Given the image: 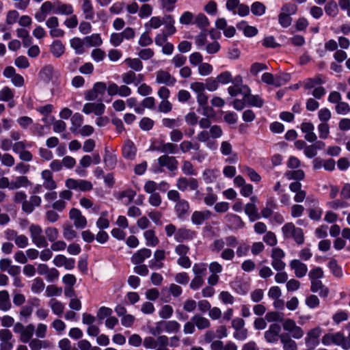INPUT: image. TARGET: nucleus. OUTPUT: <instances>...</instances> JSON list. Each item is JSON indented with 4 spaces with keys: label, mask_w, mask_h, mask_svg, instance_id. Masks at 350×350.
<instances>
[{
    "label": "nucleus",
    "mask_w": 350,
    "mask_h": 350,
    "mask_svg": "<svg viewBox=\"0 0 350 350\" xmlns=\"http://www.w3.org/2000/svg\"><path fill=\"white\" fill-rule=\"evenodd\" d=\"M238 245L236 237L230 235L214 240L210 247L214 252H221V258L225 260H232L235 256L233 248Z\"/></svg>",
    "instance_id": "nucleus-1"
},
{
    "label": "nucleus",
    "mask_w": 350,
    "mask_h": 350,
    "mask_svg": "<svg viewBox=\"0 0 350 350\" xmlns=\"http://www.w3.org/2000/svg\"><path fill=\"white\" fill-rule=\"evenodd\" d=\"M223 131L220 126L213 125L209 130H202L197 135V139L206 144L207 148L210 150H216L217 143L211 139H217L221 137Z\"/></svg>",
    "instance_id": "nucleus-2"
},
{
    "label": "nucleus",
    "mask_w": 350,
    "mask_h": 350,
    "mask_svg": "<svg viewBox=\"0 0 350 350\" xmlns=\"http://www.w3.org/2000/svg\"><path fill=\"white\" fill-rule=\"evenodd\" d=\"M321 342L325 346L336 345L343 349H350V341L341 332L326 334L323 336Z\"/></svg>",
    "instance_id": "nucleus-3"
},
{
    "label": "nucleus",
    "mask_w": 350,
    "mask_h": 350,
    "mask_svg": "<svg viewBox=\"0 0 350 350\" xmlns=\"http://www.w3.org/2000/svg\"><path fill=\"white\" fill-rule=\"evenodd\" d=\"M169 338L165 335L159 336L157 338L146 336L143 340V345L146 349L168 350Z\"/></svg>",
    "instance_id": "nucleus-4"
},
{
    "label": "nucleus",
    "mask_w": 350,
    "mask_h": 350,
    "mask_svg": "<svg viewBox=\"0 0 350 350\" xmlns=\"http://www.w3.org/2000/svg\"><path fill=\"white\" fill-rule=\"evenodd\" d=\"M29 231L31 241L36 247L39 248L47 247V239L43 234V230L40 225L31 224Z\"/></svg>",
    "instance_id": "nucleus-5"
},
{
    "label": "nucleus",
    "mask_w": 350,
    "mask_h": 350,
    "mask_svg": "<svg viewBox=\"0 0 350 350\" xmlns=\"http://www.w3.org/2000/svg\"><path fill=\"white\" fill-rule=\"evenodd\" d=\"M190 89L196 93V100L199 106L204 108L208 104V97L205 93V85L202 82H193L189 85Z\"/></svg>",
    "instance_id": "nucleus-6"
},
{
    "label": "nucleus",
    "mask_w": 350,
    "mask_h": 350,
    "mask_svg": "<svg viewBox=\"0 0 350 350\" xmlns=\"http://www.w3.org/2000/svg\"><path fill=\"white\" fill-rule=\"evenodd\" d=\"M65 185L69 189L79 190L81 191H90L93 188L91 182L82 179L68 178L65 182Z\"/></svg>",
    "instance_id": "nucleus-7"
},
{
    "label": "nucleus",
    "mask_w": 350,
    "mask_h": 350,
    "mask_svg": "<svg viewBox=\"0 0 350 350\" xmlns=\"http://www.w3.org/2000/svg\"><path fill=\"white\" fill-rule=\"evenodd\" d=\"M284 256L285 253L282 249L275 247L272 250L271 265L275 270L279 271H282L285 268L286 264L282 260Z\"/></svg>",
    "instance_id": "nucleus-8"
},
{
    "label": "nucleus",
    "mask_w": 350,
    "mask_h": 350,
    "mask_svg": "<svg viewBox=\"0 0 350 350\" xmlns=\"http://www.w3.org/2000/svg\"><path fill=\"white\" fill-rule=\"evenodd\" d=\"M46 26L49 29V35L51 38H62L65 35V31L59 28V20L56 16H51L46 21Z\"/></svg>",
    "instance_id": "nucleus-9"
},
{
    "label": "nucleus",
    "mask_w": 350,
    "mask_h": 350,
    "mask_svg": "<svg viewBox=\"0 0 350 350\" xmlns=\"http://www.w3.org/2000/svg\"><path fill=\"white\" fill-rule=\"evenodd\" d=\"M322 334V329L317 327L310 330L305 338V343L308 348L315 349L319 344V337Z\"/></svg>",
    "instance_id": "nucleus-10"
},
{
    "label": "nucleus",
    "mask_w": 350,
    "mask_h": 350,
    "mask_svg": "<svg viewBox=\"0 0 350 350\" xmlns=\"http://www.w3.org/2000/svg\"><path fill=\"white\" fill-rule=\"evenodd\" d=\"M176 187L181 191L187 190H196L198 187V181L194 178L180 177L176 181Z\"/></svg>",
    "instance_id": "nucleus-11"
},
{
    "label": "nucleus",
    "mask_w": 350,
    "mask_h": 350,
    "mask_svg": "<svg viewBox=\"0 0 350 350\" xmlns=\"http://www.w3.org/2000/svg\"><path fill=\"white\" fill-rule=\"evenodd\" d=\"M197 237V232L191 229L186 227L178 228L177 232L174 237V241L177 243H183L184 241H190Z\"/></svg>",
    "instance_id": "nucleus-12"
},
{
    "label": "nucleus",
    "mask_w": 350,
    "mask_h": 350,
    "mask_svg": "<svg viewBox=\"0 0 350 350\" xmlns=\"http://www.w3.org/2000/svg\"><path fill=\"white\" fill-rule=\"evenodd\" d=\"M69 218L73 221L74 226L77 228L83 229L87 226V219L77 208H72L69 213Z\"/></svg>",
    "instance_id": "nucleus-13"
},
{
    "label": "nucleus",
    "mask_w": 350,
    "mask_h": 350,
    "mask_svg": "<svg viewBox=\"0 0 350 350\" xmlns=\"http://www.w3.org/2000/svg\"><path fill=\"white\" fill-rule=\"evenodd\" d=\"M155 81L158 84L174 86L176 80L169 72L159 70L156 72Z\"/></svg>",
    "instance_id": "nucleus-14"
},
{
    "label": "nucleus",
    "mask_w": 350,
    "mask_h": 350,
    "mask_svg": "<svg viewBox=\"0 0 350 350\" xmlns=\"http://www.w3.org/2000/svg\"><path fill=\"white\" fill-rule=\"evenodd\" d=\"M82 111L85 114L94 113L97 116H102L105 111V105L100 103H88L83 106Z\"/></svg>",
    "instance_id": "nucleus-15"
},
{
    "label": "nucleus",
    "mask_w": 350,
    "mask_h": 350,
    "mask_svg": "<svg viewBox=\"0 0 350 350\" xmlns=\"http://www.w3.org/2000/svg\"><path fill=\"white\" fill-rule=\"evenodd\" d=\"M281 331L280 325L273 323L269 325V329L265 332V338L267 342L275 343L278 342L280 336L279 334Z\"/></svg>",
    "instance_id": "nucleus-16"
},
{
    "label": "nucleus",
    "mask_w": 350,
    "mask_h": 350,
    "mask_svg": "<svg viewBox=\"0 0 350 350\" xmlns=\"http://www.w3.org/2000/svg\"><path fill=\"white\" fill-rule=\"evenodd\" d=\"M152 252L150 249L142 248L137 251L131 257V262L134 265L142 264L146 259L150 257Z\"/></svg>",
    "instance_id": "nucleus-17"
},
{
    "label": "nucleus",
    "mask_w": 350,
    "mask_h": 350,
    "mask_svg": "<svg viewBox=\"0 0 350 350\" xmlns=\"http://www.w3.org/2000/svg\"><path fill=\"white\" fill-rule=\"evenodd\" d=\"M73 12L74 8L71 4L55 0V14L71 15Z\"/></svg>",
    "instance_id": "nucleus-18"
},
{
    "label": "nucleus",
    "mask_w": 350,
    "mask_h": 350,
    "mask_svg": "<svg viewBox=\"0 0 350 350\" xmlns=\"http://www.w3.org/2000/svg\"><path fill=\"white\" fill-rule=\"evenodd\" d=\"M30 185L31 182L25 176H15L10 180V190H16L22 187L27 188Z\"/></svg>",
    "instance_id": "nucleus-19"
},
{
    "label": "nucleus",
    "mask_w": 350,
    "mask_h": 350,
    "mask_svg": "<svg viewBox=\"0 0 350 350\" xmlns=\"http://www.w3.org/2000/svg\"><path fill=\"white\" fill-rule=\"evenodd\" d=\"M211 213L208 210L205 211H196L191 215V222L194 225L200 226L202 225L204 221L208 219L211 217Z\"/></svg>",
    "instance_id": "nucleus-20"
},
{
    "label": "nucleus",
    "mask_w": 350,
    "mask_h": 350,
    "mask_svg": "<svg viewBox=\"0 0 350 350\" xmlns=\"http://www.w3.org/2000/svg\"><path fill=\"white\" fill-rule=\"evenodd\" d=\"M42 202V199L38 196H30L29 200L25 202V204L22 206V209L26 213L30 214L31 213L35 207L39 206Z\"/></svg>",
    "instance_id": "nucleus-21"
},
{
    "label": "nucleus",
    "mask_w": 350,
    "mask_h": 350,
    "mask_svg": "<svg viewBox=\"0 0 350 350\" xmlns=\"http://www.w3.org/2000/svg\"><path fill=\"white\" fill-rule=\"evenodd\" d=\"M42 178L43 179V187L53 191L57 188V183L53 178L52 172L49 170H45L41 173Z\"/></svg>",
    "instance_id": "nucleus-22"
},
{
    "label": "nucleus",
    "mask_w": 350,
    "mask_h": 350,
    "mask_svg": "<svg viewBox=\"0 0 350 350\" xmlns=\"http://www.w3.org/2000/svg\"><path fill=\"white\" fill-rule=\"evenodd\" d=\"M228 92L232 97H236L239 94L245 97L251 92V90L247 85L240 86L232 84L228 88Z\"/></svg>",
    "instance_id": "nucleus-23"
},
{
    "label": "nucleus",
    "mask_w": 350,
    "mask_h": 350,
    "mask_svg": "<svg viewBox=\"0 0 350 350\" xmlns=\"http://www.w3.org/2000/svg\"><path fill=\"white\" fill-rule=\"evenodd\" d=\"M59 75V72L51 65L45 66L40 71L42 78L46 81H53L58 77Z\"/></svg>",
    "instance_id": "nucleus-24"
},
{
    "label": "nucleus",
    "mask_w": 350,
    "mask_h": 350,
    "mask_svg": "<svg viewBox=\"0 0 350 350\" xmlns=\"http://www.w3.org/2000/svg\"><path fill=\"white\" fill-rule=\"evenodd\" d=\"M301 130L305 133V139L309 142H313L317 139V135L314 133V127L311 122H306L301 124Z\"/></svg>",
    "instance_id": "nucleus-25"
},
{
    "label": "nucleus",
    "mask_w": 350,
    "mask_h": 350,
    "mask_svg": "<svg viewBox=\"0 0 350 350\" xmlns=\"http://www.w3.org/2000/svg\"><path fill=\"white\" fill-rule=\"evenodd\" d=\"M290 267L294 270L295 274L297 278H302L307 273L308 267L306 265L299 260H293L290 262Z\"/></svg>",
    "instance_id": "nucleus-26"
},
{
    "label": "nucleus",
    "mask_w": 350,
    "mask_h": 350,
    "mask_svg": "<svg viewBox=\"0 0 350 350\" xmlns=\"http://www.w3.org/2000/svg\"><path fill=\"white\" fill-rule=\"evenodd\" d=\"M175 21L172 16L168 14L163 16V23L164 28L162 30V32L165 33V34L171 36L174 35L176 31V29L174 26Z\"/></svg>",
    "instance_id": "nucleus-27"
},
{
    "label": "nucleus",
    "mask_w": 350,
    "mask_h": 350,
    "mask_svg": "<svg viewBox=\"0 0 350 350\" xmlns=\"http://www.w3.org/2000/svg\"><path fill=\"white\" fill-rule=\"evenodd\" d=\"M158 163L161 167H166L168 170L173 171L177 167V161L174 157L167 155L161 156L158 159Z\"/></svg>",
    "instance_id": "nucleus-28"
},
{
    "label": "nucleus",
    "mask_w": 350,
    "mask_h": 350,
    "mask_svg": "<svg viewBox=\"0 0 350 350\" xmlns=\"http://www.w3.org/2000/svg\"><path fill=\"white\" fill-rule=\"evenodd\" d=\"M152 149L163 153L172 154H177L178 152V145L172 142L163 143L159 146H154Z\"/></svg>",
    "instance_id": "nucleus-29"
},
{
    "label": "nucleus",
    "mask_w": 350,
    "mask_h": 350,
    "mask_svg": "<svg viewBox=\"0 0 350 350\" xmlns=\"http://www.w3.org/2000/svg\"><path fill=\"white\" fill-rule=\"evenodd\" d=\"M136 148L133 142L127 140L122 147L123 157L126 159L133 160L136 155Z\"/></svg>",
    "instance_id": "nucleus-30"
},
{
    "label": "nucleus",
    "mask_w": 350,
    "mask_h": 350,
    "mask_svg": "<svg viewBox=\"0 0 350 350\" xmlns=\"http://www.w3.org/2000/svg\"><path fill=\"white\" fill-rule=\"evenodd\" d=\"M81 8L85 19L93 20L94 18V10L92 1L90 0H82Z\"/></svg>",
    "instance_id": "nucleus-31"
},
{
    "label": "nucleus",
    "mask_w": 350,
    "mask_h": 350,
    "mask_svg": "<svg viewBox=\"0 0 350 350\" xmlns=\"http://www.w3.org/2000/svg\"><path fill=\"white\" fill-rule=\"evenodd\" d=\"M237 27L241 30L246 37H253L258 33V29L254 26L248 25L247 22L242 21L237 23Z\"/></svg>",
    "instance_id": "nucleus-32"
},
{
    "label": "nucleus",
    "mask_w": 350,
    "mask_h": 350,
    "mask_svg": "<svg viewBox=\"0 0 350 350\" xmlns=\"http://www.w3.org/2000/svg\"><path fill=\"white\" fill-rule=\"evenodd\" d=\"M324 83L325 80L323 77L319 75L314 77V78L306 79L304 81V87L306 90H314L315 88L323 84Z\"/></svg>",
    "instance_id": "nucleus-33"
},
{
    "label": "nucleus",
    "mask_w": 350,
    "mask_h": 350,
    "mask_svg": "<svg viewBox=\"0 0 350 350\" xmlns=\"http://www.w3.org/2000/svg\"><path fill=\"white\" fill-rule=\"evenodd\" d=\"M70 44L77 55H82L85 53V44L84 42V38L82 40L80 38L75 37L70 39Z\"/></svg>",
    "instance_id": "nucleus-34"
},
{
    "label": "nucleus",
    "mask_w": 350,
    "mask_h": 350,
    "mask_svg": "<svg viewBox=\"0 0 350 350\" xmlns=\"http://www.w3.org/2000/svg\"><path fill=\"white\" fill-rule=\"evenodd\" d=\"M50 52L55 57H61L65 52V46L62 41L55 40L50 45Z\"/></svg>",
    "instance_id": "nucleus-35"
},
{
    "label": "nucleus",
    "mask_w": 350,
    "mask_h": 350,
    "mask_svg": "<svg viewBox=\"0 0 350 350\" xmlns=\"http://www.w3.org/2000/svg\"><path fill=\"white\" fill-rule=\"evenodd\" d=\"M71 126L70 131L75 134L82 126L83 123V116L79 113H75L70 118Z\"/></svg>",
    "instance_id": "nucleus-36"
},
{
    "label": "nucleus",
    "mask_w": 350,
    "mask_h": 350,
    "mask_svg": "<svg viewBox=\"0 0 350 350\" xmlns=\"http://www.w3.org/2000/svg\"><path fill=\"white\" fill-rule=\"evenodd\" d=\"M189 210V202L184 199L176 203L175 211L178 218L183 219Z\"/></svg>",
    "instance_id": "nucleus-37"
},
{
    "label": "nucleus",
    "mask_w": 350,
    "mask_h": 350,
    "mask_svg": "<svg viewBox=\"0 0 350 350\" xmlns=\"http://www.w3.org/2000/svg\"><path fill=\"white\" fill-rule=\"evenodd\" d=\"M220 172L217 169H206L202 172V178L206 183H213L219 177Z\"/></svg>",
    "instance_id": "nucleus-38"
},
{
    "label": "nucleus",
    "mask_w": 350,
    "mask_h": 350,
    "mask_svg": "<svg viewBox=\"0 0 350 350\" xmlns=\"http://www.w3.org/2000/svg\"><path fill=\"white\" fill-rule=\"evenodd\" d=\"M12 307L10 295L6 290L0 291V310L6 312Z\"/></svg>",
    "instance_id": "nucleus-39"
},
{
    "label": "nucleus",
    "mask_w": 350,
    "mask_h": 350,
    "mask_svg": "<svg viewBox=\"0 0 350 350\" xmlns=\"http://www.w3.org/2000/svg\"><path fill=\"white\" fill-rule=\"evenodd\" d=\"M144 237L146 241V245L149 247H156L159 243V239L156 236L153 230H147L144 232Z\"/></svg>",
    "instance_id": "nucleus-40"
},
{
    "label": "nucleus",
    "mask_w": 350,
    "mask_h": 350,
    "mask_svg": "<svg viewBox=\"0 0 350 350\" xmlns=\"http://www.w3.org/2000/svg\"><path fill=\"white\" fill-rule=\"evenodd\" d=\"M84 42L88 47H98L103 44V40L98 33H93L84 38Z\"/></svg>",
    "instance_id": "nucleus-41"
},
{
    "label": "nucleus",
    "mask_w": 350,
    "mask_h": 350,
    "mask_svg": "<svg viewBox=\"0 0 350 350\" xmlns=\"http://www.w3.org/2000/svg\"><path fill=\"white\" fill-rule=\"evenodd\" d=\"M49 306L53 313L58 317L62 316L65 308V306L62 302L53 298L49 300Z\"/></svg>",
    "instance_id": "nucleus-42"
},
{
    "label": "nucleus",
    "mask_w": 350,
    "mask_h": 350,
    "mask_svg": "<svg viewBox=\"0 0 350 350\" xmlns=\"http://www.w3.org/2000/svg\"><path fill=\"white\" fill-rule=\"evenodd\" d=\"M27 343H29L31 350H41L42 349H47L50 346L49 341L40 340L38 338H32Z\"/></svg>",
    "instance_id": "nucleus-43"
},
{
    "label": "nucleus",
    "mask_w": 350,
    "mask_h": 350,
    "mask_svg": "<svg viewBox=\"0 0 350 350\" xmlns=\"http://www.w3.org/2000/svg\"><path fill=\"white\" fill-rule=\"evenodd\" d=\"M164 332L167 334H176L180 329V324L176 321H163Z\"/></svg>",
    "instance_id": "nucleus-44"
},
{
    "label": "nucleus",
    "mask_w": 350,
    "mask_h": 350,
    "mask_svg": "<svg viewBox=\"0 0 350 350\" xmlns=\"http://www.w3.org/2000/svg\"><path fill=\"white\" fill-rule=\"evenodd\" d=\"M245 213L248 216L250 221H254L260 219L258 209L254 203H247L245 206Z\"/></svg>",
    "instance_id": "nucleus-45"
},
{
    "label": "nucleus",
    "mask_w": 350,
    "mask_h": 350,
    "mask_svg": "<svg viewBox=\"0 0 350 350\" xmlns=\"http://www.w3.org/2000/svg\"><path fill=\"white\" fill-rule=\"evenodd\" d=\"M325 14L329 17L335 18L338 14V5L334 0H329L324 7Z\"/></svg>",
    "instance_id": "nucleus-46"
},
{
    "label": "nucleus",
    "mask_w": 350,
    "mask_h": 350,
    "mask_svg": "<svg viewBox=\"0 0 350 350\" xmlns=\"http://www.w3.org/2000/svg\"><path fill=\"white\" fill-rule=\"evenodd\" d=\"M276 208V204L272 198L267 200L265 206L261 210V215L264 218H269L274 213Z\"/></svg>",
    "instance_id": "nucleus-47"
},
{
    "label": "nucleus",
    "mask_w": 350,
    "mask_h": 350,
    "mask_svg": "<svg viewBox=\"0 0 350 350\" xmlns=\"http://www.w3.org/2000/svg\"><path fill=\"white\" fill-rule=\"evenodd\" d=\"M35 327L33 324H29L25 327L20 334V340L23 343H27L32 339Z\"/></svg>",
    "instance_id": "nucleus-48"
},
{
    "label": "nucleus",
    "mask_w": 350,
    "mask_h": 350,
    "mask_svg": "<svg viewBox=\"0 0 350 350\" xmlns=\"http://www.w3.org/2000/svg\"><path fill=\"white\" fill-rule=\"evenodd\" d=\"M163 23V17L152 16L144 24L146 30L150 31L151 29H159Z\"/></svg>",
    "instance_id": "nucleus-49"
},
{
    "label": "nucleus",
    "mask_w": 350,
    "mask_h": 350,
    "mask_svg": "<svg viewBox=\"0 0 350 350\" xmlns=\"http://www.w3.org/2000/svg\"><path fill=\"white\" fill-rule=\"evenodd\" d=\"M136 196V192L133 189H128L118 193V198L122 200L124 204H129L133 202Z\"/></svg>",
    "instance_id": "nucleus-50"
},
{
    "label": "nucleus",
    "mask_w": 350,
    "mask_h": 350,
    "mask_svg": "<svg viewBox=\"0 0 350 350\" xmlns=\"http://www.w3.org/2000/svg\"><path fill=\"white\" fill-rule=\"evenodd\" d=\"M281 342L283 345L284 350H297V345L295 341L291 339L288 335L282 334L280 336Z\"/></svg>",
    "instance_id": "nucleus-51"
},
{
    "label": "nucleus",
    "mask_w": 350,
    "mask_h": 350,
    "mask_svg": "<svg viewBox=\"0 0 350 350\" xmlns=\"http://www.w3.org/2000/svg\"><path fill=\"white\" fill-rule=\"evenodd\" d=\"M241 172L247 175L252 182L259 183L261 180L260 175L257 173L256 170L249 166L244 165Z\"/></svg>",
    "instance_id": "nucleus-52"
},
{
    "label": "nucleus",
    "mask_w": 350,
    "mask_h": 350,
    "mask_svg": "<svg viewBox=\"0 0 350 350\" xmlns=\"http://www.w3.org/2000/svg\"><path fill=\"white\" fill-rule=\"evenodd\" d=\"M191 321L199 329H204L210 327V321L208 319L200 315H195L191 318Z\"/></svg>",
    "instance_id": "nucleus-53"
},
{
    "label": "nucleus",
    "mask_w": 350,
    "mask_h": 350,
    "mask_svg": "<svg viewBox=\"0 0 350 350\" xmlns=\"http://www.w3.org/2000/svg\"><path fill=\"white\" fill-rule=\"evenodd\" d=\"M261 81L267 85H271L275 87H279L280 85L279 78L278 77H275L270 72L263 73L261 77Z\"/></svg>",
    "instance_id": "nucleus-54"
},
{
    "label": "nucleus",
    "mask_w": 350,
    "mask_h": 350,
    "mask_svg": "<svg viewBox=\"0 0 350 350\" xmlns=\"http://www.w3.org/2000/svg\"><path fill=\"white\" fill-rule=\"evenodd\" d=\"M244 98L247 100V103L249 106L260 108L264 104L263 100L258 95H252L250 93Z\"/></svg>",
    "instance_id": "nucleus-55"
},
{
    "label": "nucleus",
    "mask_w": 350,
    "mask_h": 350,
    "mask_svg": "<svg viewBox=\"0 0 350 350\" xmlns=\"http://www.w3.org/2000/svg\"><path fill=\"white\" fill-rule=\"evenodd\" d=\"M124 62L135 72H140L143 69V64L139 58H126Z\"/></svg>",
    "instance_id": "nucleus-56"
},
{
    "label": "nucleus",
    "mask_w": 350,
    "mask_h": 350,
    "mask_svg": "<svg viewBox=\"0 0 350 350\" xmlns=\"http://www.w3.org/2000/svg\"><path fill=\"white\" fill-rule=\"evenodd\" d=\"M178 148L183 153H187L192 149L198 150L200 145L197 143L193 144L191 142L188 140H184L179 144Z\"/></svg>",
    "instance_id": "nucleus-57"
},
{
    "label": "nucleus",
    "mask_w": 350,
    "mask_h": 350,
    "mask_svg": "<svg viewBox=\"0 0 350 350\" xmlns=\"http://www.w3.org/2000/svg\"><path fill=\"white\" fill-rule=\"evenodd\" d=\"M207 265L204 262L195 263L193 266L192 271L196 276L204 278L206 273Z\"/></svg>",
    "instance_id": "nucleus-58"
},
{
    "label": "nucleus",
    "mask_w": 350,
    "mask_h": 350,
    "mask_svg": "<svg viewBox=\"0 0 350 350\" xmlns=\"http://www.w3.org/2000/svg\"><path fill=\"white\" fill-rule=\"evenodd\" d=\"M45 130L46 127L38 123H33L32 126L30 128L31 133L38 137H43L48 133Z\"/></svg>",
    "instance_id": "nucleus-59"
},
{
    "label": "nucleus",
    "mask_w": 350,
    "mask_h": 350,
    "mask_svg": "<svg viewBox=\"0 0 350 350\" xmlns=\"http://www.w3.org/2000/svg\"><path fill=\"white\" fill-rule=\"evenodd\" d=\"M14 90L10 88L9 87H3L0 90V100L5 102L9 101L14 98Z\"/></svg>",
    "instance_id": "nucleus-60"
},
{
    "label": "nucleus",
    "mask_w": 350,
    "mask_h": 350,
    "mask_svg": "<svg viewBox=\"0 0 350 350\" xmlns=\"http://www.w3.org/2000/svg\"><path fill=\"white\" fill-rule=\"evenodd\" d=\"M266 11L265 5L259 1L254 2L251 5L252 13L258 16H262Z\"/></svg>",
    "instance_id": "nucleus-61"
},
{
    "label": "nucleus",
    "mask_w": 350,
    "mask_h": 350,
    "mask_svg": "<svg viewBox=\"0 0 350 350\" xmlns=\"http://www.w3.org/2000/svg\"><path fill=\"white\" fill-rule=\"evenodd\" d=\"M296 226L292 222L285 224L282 228V232L284 239H291Z\"/></svg>",
    "instance_id": "nucleus-62"
},
{
    "label": "nucleus",
    "mask_w": 350,
    "mask_h": 350,
    "mask_svg": "<svg viewBox=\"0 0 350 350\" xmlns=\"http://www.w3.org/2000/svg\"><path fill=\"white\" fill-rule=\"evenodd\" d=\"M44 286L43 280L40 278H36L32 281L31 290L33 293L39 294L44 290Z\"/></svg>",
    "instance_id": "nucleus-63"
},
{
    "label": "nucleus",
    "mask_w": 350,
    "mask_h": 350,
    "mask_svg": "<svg viewBox=\"0 0 350 350\" xmlns=\"http://www.w3.org/2000/svg\"><path fill=\"white\" fill-rule=\"evenodd\" d=\"M44 233L46 234V239L47 241L50 242H54L56 241L59 237V231L57 228L54 227H47L44 230Z\"/></svg>",
    "instance_id": "nucleus-64"
}]
</instances>
